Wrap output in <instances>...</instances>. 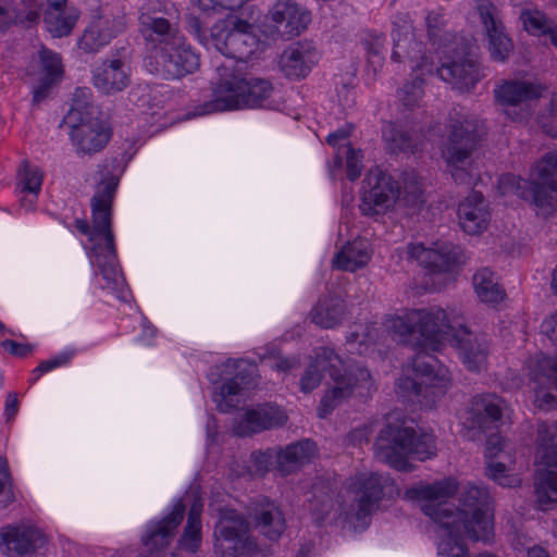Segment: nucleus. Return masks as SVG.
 Returning <instances> with one entry per match:
<instances>
[{
	"label": "nucleus",
	"instance_id": "1",
	"mask_svg": "<svg viewBox=\"0 0 557 557\" xmlns=\"http://www.w3.org/2000/svg\"><path fill=\"white\" fill-rule=\"evenodd\" d=\"M386 329L395 341L421 348L411 358L412 373L400 376L396 387L400 396L424 409H432L449 386V379L440 361L425 349L436 350L438 345L447 342L460 350L470 371H480L487 360L485 336L473 334L463 318L450 319L443 309H411L404 315L389 319Z\"/></svg>",
	"mask_w": 557,
	"mask_h": 557
},
{
	"label": "nucleus",
	"instance_id": "2",
	"mask_svg": "<svg viewBox=\"0 0 557 557\" xmlns=\"http://www.w3.org/2000/svg\"><path fill=\"white\" fill-rule=\"evenodd\" d=\"M459 490L455 478L448 476L433 483H420L405 492V498L419 502L421 511L457 541L467 537L473 542L491 543L494 540V502L490 492L468 483L458 493V507L448 498Z\"/></svg>",
	"mask_w": 557,
	"mask_h": 557
},
{
	"label": "nucleus",
	"instance_id": "3",
	"mask_svg": "<svg viewBox=\"0 0 557 557\" xmlns=\"http://www.w3.org/2000/svg\"><path fill=\"white\" fill-rule=\"evenodd\" d=\"M326 375L332 385L320 401L318 408L320 419H325L348 398L357 396L367 399L374 391V382L368 369L358 364L346 368L339 356L327 348H323L307 368L300 379V389L304 393H310Z\"/></svg>",
	"mask_w": 557,
	"mask_h": 557
},
{
	"label": "nucleus",
	"instance_id": "4",
	"mask_svg": "<svg viewBox=\"0 0 557 557\" xmlns=\"http://www.w3.org/2000/svg\"><path fill=\"white\" fill-rule=\"evenodd\" d=\"M441 157L446 172L455 184L470 188L480 180L476 153L482 146L486 127L483 121L459 112L449 115Z\"/></svg>",
	"mask_w": 557,
	"mask_h": 557
},
{
	"label": "nucleus",
	"instance_id": "5",
	"mask_svg": "<svg viewBox=\"0 0 557 557\" xmlns=\"http://www.w3.org/2000/svg\"><path fill=\"white\" fill-rule=\"evenodd\" d=\"M435 454L434 437L428 433L418 434L413 426L400 419V412L386 416L374 442L376 459L401 472L414 470V466L408 461L409 457L424 461Z\"/></svg>",
	"mask_w": 557,
	"mask_h": 557
},
{
	"label": "nucleus",
	"instance_id": "6",
	"mask_svg": "<svg viewBox=\"0 0 557 557\" xmlns=\"http://www.w3.org/2000/svg\"><path fill=\"white\" fill-rule=\"evenodd\" d=\"M189 33L195 35L206 48H214L221 54L245 60L258 49L260 39L257 26L236 14H227L218 20L210 28L199 16H186Z\"/></svg>",
	"mask_w": 557,
	"mask_h": 557
},
{
	"label": "nucleus",
	"instance_id": "7",
	"mask_svg": "<svg viewBox=\"0 0 557 557\" xmlns=\"http://www.w3.org/2000/svg\"><path fill=\"white\" fill-rule=\"evenodd\" d=\"M218 71L221 77L213 89V99L198 107L194 115L261 107L272 94V84L264 78L242 73L240 69L226 73L227 69L222 66Z\"/></svg>",
	"mask_w": 557,
	"mask_h": 557
},
{
	"label": "nucleus",
	"instance_id": "8",
	"mask_svg": "<svg viewBox=\"0 0 557 557\" xmlns=\"http://www.w3.org/2000/svg\"><path fill=\"white\" fill-rule=\"evenodd\" d=\"M503 194L512 193L537 208V214L548 216L557 210V150L545 153L533 166L530 178L513 174L499 180Z\"/></svg>",
	"mask_w": 557,
	"mask_h": 557
},
{
	"label": "nucleus",
	"instance_id": "9",
	"mask_svg": "<svg viewBox=\"0 0 557 557\" xmlns=\"http://www.w3.org/2000/svg\"><path fill=\"white\" fill-rule=\"evenodd\" d=\"M469 40H458L451 49H445L438 61L425 62L428 74H436L460 92H468L480 82V65Z\"/></svg>",
	"mask_w": 557,
	"mask_h": 557
},
{
	"label": "nucleus",
	"instance_id": "10",
	"mask_svg": "<svg viewBox=\"0 0 557 557\" xmlns=\"http://www.w3.org/2000/svg\"><path fill=\"white\" fill-rule=\"evenodd\" d=\"M214 537V548L221 557H253L260 552L250 535V522L233 508L219 509Z\"/></svg>",
	"mask_w": 557,
	"mask_h": 557
},
{
	"label": "nucleus",
	"instance_id": "11",
	"mask_svg": "<svg viewBox=\"0 0 557 557\" xmlns=\"http://www.w3.org/2000/svg\"><path fill=\"white\" fill-rule=\"evenodd\" d=\"M255 371V364L243 359H227L224 363L211 370L209 373L211 382L225 381L220 387V400L216 405L219 411L228 412L232 408H235L234 405L228 403L227 397L238 395L245 387L250 385Z\"/></svg>",
	"mask_w": 557,
	"mask_h": 557
},
{
	"label": "nucleus",
	"instance_id": "12",
	"mask_svg": "<svg viewBox=\"0 0 557 557\" xmlns=\"http://www.w3.org/2000/svg\"><path fill=\"white\" fill-rule=\"evenodd\" d=\"M398 184L381 170L370 171L362 181V202L364 215L385 213L396 201Z\"/></svg>",
	"mask_w": 557,
	"mask_h": 557
},
{
	"label": "nucleus",
	"instance_id": "13",
	"mask_svg": "<svg viewBox=\"0 0 557 557\" xmlns=\"http://www.w3.org/2000/svg\"><path fill=\"white\" fill-rule=\"evenodd\" d=\"M505 407V400L496 394L475 395L465 412L462 425L473 432L471 437L475 438L476 434H485L487 430L498 428Z\"/></svg>",
	"mask_w": 557,
	"mask_h": 557
},
{
	"label": "nucleus",
	"instance_id": "14",
	"mask_svg": "<svg viewBox=\"0 0 557 557\" xmlns=\"http://www.w3.org/2000/svg\"><path fill=\"white\" fill-rule=\"evenodd\" d=\"M534 384V405L541 410L557 408V359L544 354L536 355L530 370Z\"/></svg>",
	"mask_w": 557,
	"mask_h": 557
},
{
	"label": "nucleus",
	"instance_id": "15",
	"mask_svg": "<svg viewBox=\"0 0 557 557\" xmlns=\"http://www.w3.org/2000/svg\"><path fill=\"white\" fill-rule=\"evenodd\" d=\"M119 177L110 175L102 180L91 199L92 222L96 233L103 234L108 249L114 253V235L111 228L112 202L119 186Z\"/></svg>",
	"mask_w": 557,
	"mask_h": 557
},
{
	"label": "nucleus",
	"instance_id": "16",
	"mask_svg": "<svg viewBox=\"0 0 557 557\" xmlns=\"http://www.w3.org/2000/svg\"><path fill=\"white\" fill-rule=\"evenodd\" d=\"M496 100L504 107V113L512 121H522L529 115L528 102L540 98L539 86L519 81L505 82L495 89Z\"/></svg>",
	"mask_w": 557,
	"mask_h": 557
},
{
	"label": "nucleus",
	"instance_id": "17",
	"mask_svg": "<svg viewBox=\"0 0 557 557\" xmlns=\"http://www.w3.org/2000/svg\"><path fill=\"white\" fill-rule=\"evenodd\" d=\"M269 16L274 23L276 33L285 39L300 35L311 21L310 12L294 0H277L270 10Z\"/></svg>",
	"mask_w": 557,
	"mask_h": 557
},
{
	"label": "nucleus",
	"instance_id": "18",
	"mask_svg": "<svg viewBox=\"0 0 557 557\" xmlns=\"http://www.w3.org/2000/svg\"><path fill=\"white\" fill-rule=\"evenodd\" d=\"M286 421L287 414L280 406L265 403L248 408L234 430L236 435L245 437L282 426Z\"/></svg>",
	"mask_w": 557,
	"mask_h": 557
},
{
	"label": "nucleus",
	"instance_id": "19",
	"mask_svg": "<svg viewBox=\"0 0 557 557\" xmlns=\"http://www.w3.org/2000/svg\"><path fill=\"white\" fill-rule=\"evenodd\" d=\"M476 9L488 37L491 57L504 62L512 53L513 44L505 33L502 21L496 17V7L488 0H481Z\"/></svg>",
	"mask_w": 557,
	"mask_h": 557
},
{
	"label": "nucleus",
	"instance_id": "20",
	"mask_svg": "<svg viewBox=\"0 0 557 557\" xmlns=\"http://www.w3.org/2000/svg\"><path fill=\"white\" fill-rule=\"evenodd\" d=\"M46 544V536L33 525H7L0 532V547L8 555H29Z\"/></svg>",
	"mask_w": 557,
	"mask_h": 557
},
{
	"label": "nucleus",
	"instance_id": "21",
	"mask_svg": "<svg viewBox=\"0 0 557 557\" xmlns=\"http://www.w3.org/2000/svg\"><path fill=\"white\" fill-rule=\"evenodd\" d=\"M164 71L172 78L194 73L200 65L199 55L185 44L183 37L174 38L161 49Z\"/></svg>",
	"mask_w": 557,
	"mask_h": 557
},
{
	"label": "nucleus",
	"instance_id": "22",
	"mask_svg": "<svg viewBox=\"0 0 557 557\" xmlns=\"http://www.w3.org/2000/svg\"><path fill=\"white\" fill-rule=\"evenodd\" d=\"M408 255L432 274L450 272L460 262V251L451 244H442L436 248L411 244L408 246Z\"/></svg>",
	"mask_w": 557,
	"mask_h": 557
},
{
	"label": "nucleus",
	"instance_id": "23",
	"mask_svg": "<svg viewBox=\"0 0 557 557\" xmlns=\"http://www.w3.org/2000/svg\"><path fill=\"white\" fill-rule=\"evenodd\" d=\"M184 513L185 505L178 502L174 505L173 510L161 521L149 525L146 535L143 536V543L150 553L139 557H165L161 550L169 545L174 536V531L182 522Z\"/></svg>",
	"mask_w": 557,
	"mask_h": 557
},
{
	"label": "nucleus",
	"instance_id": "24",
	"mask_svg": "<svg viewBox=\"0 0 557 557\" xmlns=\"http://www.w3.org/2000/svg\"><path fill=\"white\" fill-rule=\"evenodd\" d=\"M248 513L255 528L270 541H277L286 529L285 517L273 502L263 499L255 503Z\"/></svg>",
	"mask_w": 557,
	"mask_h": 557
},
{
	"label": "nucleus",
	"instance_id": "25",
	"mask_svg": "<svg viewBox=\"0 0 557 557\" xmlns=\"http://www.w3.org/2000/svg\"><path fill=\"white\" fill-rule=\"evenodd\" d=\"M490 218L488 202L480 191L472 190L458 206L459 224L467 234L482 233L486 230Z\"/></svg>",
	"mask_w": 557,
	"mask_h": 557
},
{
	"label": "nucleus",
	"instance_id": "26",
	"mask_svg": "<svg viewBox=\"0 0 557 557\" xmlns=\"http://www.w3.org/2000/svg\"><path fill=\"white\" fill-rule=\"evenodd\" d=\"M358 510L356 515L358 518H362L374 510L383 496L393 492L394 482L389 476L377 473H371L368 476L362 475L358 479Z\"/></svg>",
	"mask_w": 557,
	"mask_h": 557
},
{
	"label": "nucleus",
	"instance_id": "27",
	"mask_svg": "<svg viewBox=\"0 0 557 557\" xmlns=\"http://www.w3.org/2000/svg\"><path fill=\"white\" fill-rule=\"evenodd\" d=\"M70 137L78 151L92 154L106 147L111 137V132L103 125L102 120L82 122L79 125L70 126Z\"/></svg>",
	"mask_w": 557,
	"mask_h": 557
},
{
	"label": "nucleus",
	"instance_id": "28",
	"mask_svg": "<svg viewBox=\"0 0 557 557\" xmlns=\"http://www.w3.org/2000/svg\"><path fill=\"white\" fill-rule=\"evenodd\" d=\"M317 451L315 443L311 440H301L277 448L275 451V469L282 476L296 472L309 463Z\"/></svg>",
	"mask_w": 557,
	"mask_h": 557
},
{
	"label": "nucleus",
	"instance_id": "29",
	"mask_svg": "<svg viewBox=\"0 0 557 557\" xmlns=\"http://www.w3.org/2000/svg\"><path fill=\"white\" fill-rule=\"evenodd\" d=\"M122 29V23L113 16L96 15L79 39V48L95 52L110 42Z\"/></svg>",
	"mask_w": 557,
	"mask_h": 557
},
{
	"label": "nucleus",
	"instance_id": "30",
	"mask_svg": "<svg viewBox=\"0 0 557 557\" xmlns=\"http://www.w3.org/2000/svg\"><path fill=\"white\" fill-rule=\"evenodd\" d=\"M94 86L106 95H113L124 90L129 84V74L126 65L114 59L104 61L92 76Z\"/></svg>",
	"mask_w": 557,
	"mask_h": 557
},
{
	"label": "nucleus",
	"instance_id": "31",
	"mask_svg": "<svg viewBox=\"0 0 557 557\" xmlns=\"http://www.w3.org/2000/svg\"><path fill=\"white\" fill-rule=\"evenodd\" d=\"M102 112L96 104L89 88L77 87L72 97V104L60 126H76L82 122L101 120Z\"/></svg>",
	"mask_w": 557,
	"mask_h": 557
},
{
	"label": "nucleus",
	"instance_id": "32",
	"mask_svg": "<svg viewBox=\"0 0 557 557\" xmlns=\"http://www.w3.org/2000/svg\"><path fill=\"white\" fill-rule=\"evenodd\" d=\"M392 59L395 62L409 61L414 63L413 71H420L421 75L428 74L423 63L432 60L423 53V44L412 33H398L394 39Z\"/></svg>",
	"mask_w": 557,
	"mask_h": 557
},
{
	"label": "nucleus",
	"instance_id": "33",
	"mask_svg": "<svg viewBox=\"0 0 557 557\" xmlns=\"http://www.w3.org/2000/svg\"><path fill=\"white\" fill-rule=\"evenodd\" d=\"M425 24L429 41L438 55L443 54L445 49L454 48L458 40H467L448 28L445 15L440 12H430L425 17Z\"/></svg>",
	"mask_w": 557,
	"mask_h": 557
},
{
	"label": "nucleus",
	"instance_id": "34",
	"mask_svg": "<svg viewBox=\"0 0 557 557\" xmlns=\"http://www.w3.org/2000/svg\"><path fill=\"white\" fill-rule=\"evenodd\" d=\"M345 315L344 300L336 295L325 296L317 302L311 311V320L323 329H332L339 325Z\"/></svg>",
	"mask_w": 557,
	"mask_h": 557
},
{
	"label": "nucleus",
	"instance_id": "35",
	"mask_svg": "<svg viewBox=\"0 0 557 557\" xmlns=\"http://www.w3.org/2000/svg\"><path fill=\"white\" fill-rule=\"evenodd\" d=\"M311 53L299 44L286 48L281 58L280 66L288 78H304L308 75L312 65Z\"/></svg>",
	"mask_w": 557,
	"mask_h": 557
},
{
	"label": "nucleus",
	"instance_id": "36",
	"mask_svg": "<svg viewBox=\"0 0 557 557\" xmlns=\"http://www.w3.org/2000/svg\"><path fill=\"white\" fill-rule=\"evenodd\" d=\"M370 260L366 243L360 239L347 243L335 256L334 263L338 269L355 272L363 268Z\"/></svg>",
	"mask_w": 557,
	"mask_h": 557
},
{
	"label": "nucleus",
	"instance_id": "37",
	"mask_svg": "<svg viewBox=\"0 0 557 557\" xmlns=\"http://www.w3.org/2000/svg\"><path fill=\"white\" fill-rule=\"evenodd\" d=\"M536 503L543 511L557 504V474L552 471L537 470L534 476Z\"/></svg>",
	"mask_w": 557,
	"mask_h": 557
},
{
	"label": "nucleus",
	"instance_id": "38",
	"mask_svg": "<svg viewBox=\"0 0 557 557\" xmlns=\"http://www.w3.org/2000/svg\"><path fill=\"white\" fill-rule=\"evenodd\" d=\"M139 30L146 40L164 44V46L171 42L172 39L180 37L176 28L166 17L159 20L145 17L144 23L139 24Z\"/></svg>",
	"mask_w": 557,
	"mask_h": 557
},
{
	"label": "nucleus",
	"instance_id": "39",
	"mask_svg": "<svg viewBox=\"0 0 557 557\" xmlns=\"http://www.w3.org/2000/svg\"><path fill=\"white\" fill-rule=\"evenodd\" d=\"M383 138L386 143L387 149L393 153L398 152H413L416 143L410 134L395 123H387L383 127Z\"/></svg>",
	"mask_w": 557,
	"mask_h": 557
},
{
	"label": "nucleus",
	"instance_id": "40",
	"mask_svg": "<svg viewBox=\"0 0 557 557\" xmlns=\"http://www.w3.org/2000/svg\"><path fill=\"white\" fill-rule=\"evenodd\" d=\"M408 177L404 178L403 190L398 186V194L396 195V205L398 208H409L412 211L419 210L424 200L422 198V190L418 185L414 174H407Z\"/></svg>",
	"mask_w": 557,
	"mask_h": 557
},
{
	"label": "nucleus",
	"instance_id": "41",
	"mask_svg": "<svg viewBox=\"0 0 557 557\" xmlns=\"http://www.w3.org/2000/svg\"><path fill=\"white\" fill-rule=\"evenodd\" d=\"M473 284L479 298L484 302H498L504 297V290L485 272L475 273Z\"/></svg>",
	"mask_w": 557,
	"mask_h": 557
},
{
	"label": "nucleus",
	"instance_id": "42",
	"mask_svg": "<svg viewBox=\"0 0 557 557\" xmlns=\"http://www.w3.org/2000/svg\"><path fill=\"white\" fill-rule=\"evenodd\" d=\"M94 251L97 255V263L103 278L107 280L108 283L115 282L119 274L115 264L116 250L114 249V253H111L108 249L107 240L104 239V246L97 245Z\"/></svg>",
	"mask_w": 557,
	"mask_h": 557
},
{
	"label": "nucleus",
	"instance_id": "43",
	"mask_svg": "<svg viewBox=\"0 0 557 557\" xmlns=\"http://www.w3.org/2000/svg\"><path fill=\"white\" fill-rule=\"evenodd\" d=\"M520 20L524 28L532 35L541 36L546 32L549 25H553V20L545 13L539 10L523 9L520 13Z\"/></svg>",
	"mask_w": 557,
	"mask_h": 557
},
{
	"label": "nucleus",
	"instance_id": "44",
	"mask_svg": "<svg viewBox=\"0 0 557 557\" xmlns=\"http://www.w3.org/2000/svg\"><path fill=\"white\" fill-rule=\"evenodd\" d=\"M386 42L384 34H368L362 38V45L368 53V62L375 72L377 67L382 66L383 58L382 50Z\"/></svg>",
	"mask_w": 557,
	"mask_h": 557
},
{
	"label": "nucleus",
	"instance_id": "45",
	"mask_svg": "<svg viewBox=\"0 0 557 557\" xmlns=\"http://www.w3.org/2000/svg\"><path fill=\"white\" fill-rule=\"evenodd\" d=\"M39 57L44 73L42 77H51L54 81H59L63 73L60 55L47 48H42Z\"/></svg>",
	"mask_w": 557,
	"mask_h": 557
},
{
	"label": "nucleus",
	"instance_id": "46",
	"mask_svg": "<svg viewBox=\"0 0 557 557\" xmlns=\"http://www.w3.org/2000/svg\"><path fill=\"white\" fill-rule=\"evenodd\" d=\"M485 474L500 486H512L515 478L508 474V469L503 461L490 459L486 461Z\"/></svg>",
	"mask_w": 557,
	"mask_h": 557
},
{
	"label": "nucleus",
	"instance_id": "47",
	"mask_svg": "<svg viewBox=\"0 0 557 557\" xmlns=\"http://www.w3.org/2000/svg\"><path fill=\"white\" fill-rule=\"evenodd\" d=\"M422 95V79L420 76H417L413 81L404 85L398 96L405 107L413 108L418 104Z\"/></svg>",
	"mask_w": 557,
	"mask_h": 557
},
{
	"label": "nucleus",
	"instance_id": "48",
	"mask_svg": "<svg viewBox=\"0 0 557 557\" xmlns=\"http://www.w3.org/2000/svg\"><path fill=\"white\" fill-rule=\"evenodd\" d=\"M24 24L22 12L8 0H0V33H5L12 25Z\"/></svg>",
	"mask_w": 557,
	"mask_h": 557
},
{
	"label": "nucleus",
	"instance_id": "49",
	"mask_svg": "<svg viewBox=\"0 0 557 557\" xmlns=\"http://www.w3.org/2000/svg\"><path fill=\"white\" fill-rule=\"evenodd\" d=\"M166 7L162 0H148L140 9L139 24L144 23V18L159 20L165 17Z\"/></svg>",
	"mask_w": 557,
	"mask_h": 557
},
{
	"label": "nucleus",
	"instance_id": "50",
	"mask_svg": "<svg viewBox=\"0 0 557 557\" xmlns=\"http://www.w3.org/2000/svg\"><path fill=\"white\" fill-rule=\"evenodd\" d=\"M24 190L37 194L40 190L42 176L37 169H30L27 160L23 161Z\"/></svg>",
	"mask_w": 557,
	"mask_h": 557
},
{
	"label": "nucleus",
	"instance_id": "51",
	"mask_svg": "<svg viewBox=\"0 0 557 557\" xmlns=\"http://www.w3.org/2000/svg\"><path fill=\"white\" fill-rule=\"evenodd\" d=\"M555 432L546 422H540L536 428L537 453L550 447H557L554 443Z\"/></svg>",
	"mask_w": 557,
	"mask_h": 557
},
{
	"label": "nucleus",
	"instance_id": "52",
	"mask_svg": "<svg viewBox=\"0 0 557 557\" xmlns=\"http://www.w3.org/2000/svg\"><path fill=\"white\" fill-rule=\"evenodd\" d=\"M333 508L332 498L326 495L323 499H319L318 495H313V498L310 500V510L313 516H315L317 520H324Z\"/></svg>",
	"mask_w": 557,
	"mask_h": 557
},
{
	"label": "nucleus",
	"instance_id": "53",
	"mask_svg": "<svg viewBox=\"0 0 557 557\" xmlns=\"http://www.w3.org/2000/svg\"><path fill=\"white\" fill-rule=\"evenodd\" d=\"M361 157L362 156L360 154V151H356L351 147L347 151L346 170H347V177L350 181H356L361 174V170H362Z\"/></svg>",
	"mask_w": 557,
	"mask_h": 557
},
{
	"label": "nucleus",
	"instance_id": "54",
	"mask_svg": "<svg viewBox=\"0 0 557 557\" xmlns=\"http://www.w3.org/2000/svg\"><path fill=\"white\" fill-rule=\"evenodd\" d=\"M45 21L48 22V18H46ZM49 23L52 25L49 28L50 33H52V35L55 37H63L67 36L72 32L75 24V18L72 16H57L53 23L51 20H49Z\"/></svg>",
	"mask_w": 557,
	"mask_h": 557
},
{
	"label": "nucleus",
	"instance_id": "55",
	"mask_svg": "<svg viewBox=\"0 0 557 557\" xmlns=\"http://www.w3.org/2000/svg\"><path fill=\"white\" fill-rule=\"evenodd\" d=\"M274 458L275 454L271 449H268L267 451H253L251 454V459L256 471L261 475L269 471Z\"/></svg>",
	"mask_w": 557,
	"mask_h": 557
},
{
	"label": "nucleus",
	"instance_id": "56",
	"mask_svg": "<svg viewBox=\"0 0 557 557\" xmlns=\"http://www.w3.org/2000/svg\"><path fill=\"white\" fill-rule=\"evenodd\" d=\"M73 356H74V350L63 351V352L59 354L58 356H55L54 358H51V359L40 362L39 366L37 367V371H39L40 373H46V372L53 370L58 367L64 366L70 362V360L73 358Z\"/></svg>",
	"mask_w": 557,
	"mask_h": 557
},
{
	"label": "nucleus",
	"instance_id": "57",
	"mask_svg": "<svg viewBox=\"0 0 557 557\" xmlns=\"http://www.w3.org/2000/svg\"><path fill=\"white\" fill-rule=\"evenodd\" d=\"M504 440L498 433H491L485 441V457L487 460L495 459L504 449Z\"/></svg>",
	"mask_w": 557,
	"mask_h": 557
},
{
	"label": "nucleus",
	"instance_id": "58",
	"mask_svg": "<svg viewBox=\"0 0 557 557\" xmlns=\"http://www.w3.org/2000/svg\"><path fill=\"white\" fill-rule=\"evenodd\" d=\"M9 479L8 462L4 458L0 457V502H3L4 505L13 500V493L5 488Z\"/></svg>",
	"mask_w": 557,
	"mask_h": 557
},
{
	"label": "nucleus",
	"instance_id": "59",
	"mask_svg": "<svg viewBox=\"0 0 557 557\" xmlns=\"http://www.w3.org/2000/svg\"><path fill=\"white\" fill-rule=\"evenodd\" d=\"M541 463L545 467L542 471H552L557 474V446L539 453Z\"/></svg>",
	"mask_w": 557,
	"mask_h": 557
},
{
	"label": "nucleus",
	"instance_id": "60",
	"mask_svg": "<svg viewBox=\"0 0 557 557\" xmlns=\"http://www.w3.org/2000/svg\"><path fill=\"white\" fill-rule=\"evenodd\" d=\"M4 350L13 356L25 357L32 352L33 347L28 344H20L12 339H5L1 343Z\"/></svg>",
	"mask_w": 557,
	"mask_h": 557
},
{
	"label": "nucleus",
	"instance_id": "61",
	"mask_svg": "<svg viewBox=\"0 0 557 557\" xmlns=\"http://www.w3.org/2000/svg\"><path fill=\"white\" fill-rule=\"evenodd\" d=\"M57 82L58 81H54L51 77H41L39 86L34 90L33 102L37 104L44 99H46L50 92L52 85Z\"/></svg>",
	"mask_w": 557,
	"mask_h": 557
},
{
	"label": "nucleus",
	"instance_id": "62",
	"mask_svg": "<svg viewBox=\"0 0 557 557\" xmlns=\"http://www.w3.org/2000/svg\"><path fill=\"white\" fill-rule=\"evenodd\" d=\"M541 331L552 342L557 343V312L543 321Z\"/></svg>",
	"mask_w": 557,
	"mask_h": 557
},
{
	"label": "nucleus",
	"instance_id": "63",
	"mask_svg": "<svg viewBox=\"0 0 557 557\" xmlns=\"http://www.w3.org/2000/svg\"><path fill=\"white\" fill-rule=\"evenodd\" d=\"M351 129L352 125H347L335 131L334 133H331L326 138L327 144L336 146L341 140H344L350 136Z\"/></svg>",
	"mask_w": 557,
	"mask_h": 557
},
{
	"label": "nucleus",
	"instance_id": "64",
	"mask_svg": "<svg viewBox=\"0 0 557 557\" xmlns=\"http://www.w3.org/2000/svg\"><path fill=\"white\" fill-rule=\"evenodd\" d=\"M18 410V400L15 393H9L5 403V414L8 419H11L16 414Z\"/></svg>",
	"mask_w": 557,
	"mask_h": 557
}]
</instances>
